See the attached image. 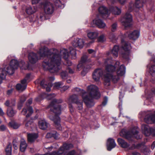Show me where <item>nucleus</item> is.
Instances as JSON below:
<instances>
[{
  "instance_id": "obj_1",
  "label": "nucleus",
  "mask_w": 155,
  "mask_h": 155,
  "mask_svg": "<svg viewBox=\"0 0 155 155\" xmlns=\"http://www.w3.org/2000/svg\"><path fill=\"white\" fill-rule=\"evenodd\" d=\"M40 55L41 56L45 55L48 54L47 58L42 62V66L45 70H48L50 72L55 73L58 72L61 69V57L65 60L66 64L68 66L72 64L71 62L68 59L69 56L67 50L61 48L60 51L55 49L52 51H48L46 48L41 50Z\"/></svg>"
},
{
  "instance_id": "obj_2",
  "label": "nucleus",
  "mask_w": 155,
  "mask_h": 155,
  "mask_svg": "<svg viewBox=\"0 0 155 155\" xmlns=\"http://www.w3.org/2000/svg\"><path fill=\"white\" fill-rule=\"evenodd\" d=\"M72 91L75 94L81 96L83 101L89 107L94 105V99H98L100 97L97 87L94 85H91L88 87L87 92L78 87L74 88Z\"/></svg>"
},
{
  "instance_id": "obj_3",
  "label": "nucleus",
  "mask_w": 155,
  "mask_h": 155,
  "mask_svg": "<svg viewBox=\"0 0 155 155\" xmlns=\"http://www.w3.org/2000/svg\"><path fill=\"white\" fill-rule=\"evenodd\" d=\"M19 66L21 69L26 70L29 68V64H26L24 61H21L19 63L15 58L11 59L9 65L4 67H0V84L2 81L6 78L7 73L9 75H12L15 72V69Z\"/></svg>"
},
{
  "instance_id": "obj_4",
  "label": "nucleus",
  "mask_w": 155,
  "mask_h": 155,
  "mask_svg": "<svg viewBox=\"0 0 155 155\" xmlns=\"http://www.w3.org/2000/svg\"><path fill=\"white\" fill-rule=\"evenodd\" d=\"M113 61L111 58H107L104 61V65L105 66V70L107 72L106 74H108L110 75L112 77L110 78V80L114 83H116L119 79V76L124 75L125 73L126 68L124 65H121L119 69L117 70V75H114L113 72L115 71L116 68L119 65V62L117 61L116 62L115 66L112 65Z\"/></svg>"
},
{
  "instance_id": "obj_5",
  "label": "nucleus",
  "mask_w": 155,
  "mask_h": 155,
  "mask_svg": "<svg viewBox=\"0 0 155 155\" xmlns=\"http://www.w3.org/2000/svg\"><path fill=\"white\" fill-rule=\"evenodd\" d=\"M62 102V101L61 99H54L47 107L48 108H50L51 110L55 114L54 117L51 115L49 116V118L54 121L57 128L59 130L62 129L60 124V119L58 116L61 113V109L60 105L58 104L61 103Z\"/></svg>"
},
{
  "instance_id": "obj_6",
  "label": "nucleus",
  "mask_w": 155,
  "mask_h": 155,
  "mask_svg": "<svg viewBox=\"0 0 155 155\" xmlns=\"http://www.w3.org/2000/svg\"><path fill=\"white\" fill-rule=\"evenodd\" d=\"M111 76L108 74H105V71L101 68L95 69L92 74L93 78L96 81H98L100 78H101L104 81V85L107 87L110 84V78L112 77Z\"/></svg>"
},
{
  "instance_id": "obj_7",
  "label": "nucleus",
  "mask_w": 155,
  "mask_h": 155,
  "mask_svg": "<svg viewBox=\"0 0 155 155\" xmlns=\"http://www.w3.org/2000/svg\"><path fill=\"white\" fill-rule=\"evenodd\" d=\"M138 130L136 127H134L130 131L126 130H122L120 133V135L127 139L129 141L132 140L134 137L137 139H140L141 137L138 135Z\"/></svg>"
},
{
  "instance_id": "obj_8",
  "label": "nucleus",
  "mask_w": 155,
  "mask_h": 155,
  "mask_svg": "<svg viewBox=\"0 0 155 155\" xmlns=\"http://www.w3.org/2000/svg\"><path fill=\"white\" fill-rule=\"evenodd\" d=\"M44 48H47L48 51L52 50V49L51 50H49L47 48L45 47H41L39 51L38 52V53L39 54L40 56L39 58L38 57L36 53L33 52H30L29 53L28 55V59L30 63L31 64H35L38 61L39 59H40L41 57H44L45 58L43 61L45 60L47 58L48 54L46 53L45 54V55L44 56H41L40 55L41 50V49L42 50V49H44Z\"/></svg>"
},
{
  "instance_id": "obj_9",
  "label": "nucleus",
  "mask_w": 155,
  "mask_h": 155,
  "mask_svg": "<svg viewBox=\"0 0 155 155\" xmlns=\"http://www.w3.org/2000/svg\"><path fill=\"white\" fill-rule=\"evenodd\" d=\"M122 48L124 51V52L121 53V55L124 58L128 60L130 50L131 49L130 44L123 41H121Z\"/></svg>"
},
{
  "instance_id": "obj_10",
  "label": "nucleus",
  "mask_w": 155,
  "mask_h": 155,
  "mask_svg": "<svg viewBox=\"0 0 155 155\" xmlns=\"http://www.w3.org/2000/svg\"><path fill=\"white\" fill-rule=\"evenodd\" d=\"M132 20L131 15L127 12L122 18L121 21L123 25L125 28H127L130 26Z\"/></svg>"
},
{
  "instance_id": "obj_11",
  "label": "nucleus",
  "mask_w": 155,
  "mask_h": 155,
  "mask_svg": "<svg viewBox=\"0 0 155 155\" xmlns=\"http://www.w3.org/2000/svg\"><path fill=\"white\" fill-rule=\"evenodd\" d=\"M44 12L46 14L51 15L54 12V7L53 4L49 2H46L43 4Z\"/></svg>"
},
{
  "instance_id": "obj_12",
  "label": "nucleus",
  "mask_w": 155,
  "mask_h": 155,
  "mask_svg": "<svg viewBox=\"0 0 155 155\" xmlns=\"http://www.w3.org/2000/svg\"><path fill=\"white\" fill-rule=\"evenodd\" d=\"M49 81L48 82L43 80L41 82V85L44 88H45L46 91L48 92H49L51 90V87L52 85L51 82L54 80V77L53 76L49 77L48 78Z\"/></svg>"
},
{
  "instance_id": "obj_13",
  "label": "nucleus",
  "mask_w": 155,
  "mask_h": 155,
  "mask_svg": "<svg viewBox=\"0 0 155 155\" xmlns=\"http://www.w3.org/2000/svg\"><path fill=\"white\" fill-rule=\"evenodd\" d=\"M69 102L72 103H75L78 106V108L79 110H81L83 109V101L79 100L77 96L74 94L70 96L69 98Z\"/></svg>"
},
{
  "instance_id": "obj_14",
  "label": "nucleus",
  "mask_w": 155,
  "mask_h": 155,
  "mask_svg": "<svg viewBox=\"0 0 155 155\" xmlns=\"http://www.w3.org/2000/svg\"><path fill=\"white\" fill-rule=\"evenodd\" d=\"M144 121L147 124L155 123V111L147 113L144 118Z\"/></svg>"
},
{
  "instance_id": "obj_15",
  "label": "nucleus",
  "mask_w": 155,
  "mask_h": 155,
  "mask_svg": "<svg viewBox=\"0 0 155 155\" xmlns=\"http://www.w3.org/2000/svg\"><path fill=\"white\" fill-rule=\"evenodd\" d=\"M99 12L100 14L98 16H102L103 18H107L110 13V8L109 10L104 6L100 7L99 8Z\"/></svg>"
},
{
  "instance_id": "obj_16",
  "label": "nucleus",
  "mask_w": 155,
  "mask_h": 155,
  "mask_svg": "<svg viewBox=\"0 0 155 155\" xmlns=\"http://www.w3.org/2000/svg\"><path fill=\"white\" fill-rule=\"evenodd\" d=\"M125 35L126 37H128L130 39L135 40L139 37L140 32L138 31L134 30L133 31L127 32Z\"/></svg>"
},
{
  "instance_id": "obj_17",
  "label": "nucleus",
  "mask_w": 155,
  "mask_h": 155,
  "mask_svg": "<svg viewBox=\"0 0 155 155\" xmlns=\"http://www.w3.org/2000/svg\"><path fill=\"white\" fill-rule=\"evenodd\" d=\"M141 129L143 133L146 136H149L152 134L153 128H150L147 125L143 124L141 125Z\"/></svg>"
},
{
  "instance_id": "obj_18",
  "label": "nucleus",
  "mask_w": 155,
  "mask_h": 155,
  "mask_svg": "<svg viewBox=\"0 0 155 155\" xmlns=\"http://www.w3.org/2000/svg\"><path fill=\"white\" fill-rule=\"evenodd\" d=\"M143 0H136L135 3L134 5L133 3H130L128 10L129 11H132L134 7L137 8H141L143 6Z\"/></svg>"
},
{
  "instance_id": "obj_19",
  "label": "nucleus",
  "mask_w": 155,
  "mask_h": 155,
  "mask_svg": "<svg viewBox=\"0 0 155 155\" xmlns=\"http://www.w3.org/2000/svg\"><path fill=\"white\" fill-rule=\"evenodd\" d=\"M147 70L150 74L152 76H155V65L152 64L151 63L149 64L147 66ZM151 91L153 94H155V88L152 89Z\"/></svg>"
},
{
  "instance_id": "obj_20",
  "label": "nucleus",
  "mask_w": 155,
  "mask_h": 155,
  "mask_svg": "<svg viewBox=\"0 0 155 155\" xmlns=\"http://www.w3.org/2000/svg\"><path fill=\"white\" fill-rule=\"evenodd\" d=\"M33 112V110L31 107L27 106L25 107L21 111L22 114L25 115L26 114V118L29 117Z\"/></svg>"
},
{
  "instance_id": "obj_21",
  "label": "nucleus",
  "mask_w": 155,
  "mask_h": 155,
  "mask_svg": "<svg viewBox=\"0 0 155 155\" xmlns=\"http://www.w3.org/2000/svg\"><path fill=\"white\" fill-rule=\"evenodd\" d=\"M99 17L98 16L97 18L94 20L93 22L99 28H104L106 27V25L101 20L98 19Z\"/></svg>"
},
{
  "instance_id": "obj_22",
  "label": "nucleus",
  "mask_w": 155,
  "mask_h": 155,
  "mask_svg": "<svg viewBox=\"0 0 155 155\" xmlns=\"http://www.w3.org/2000/svg\"><path fill=\"white\" fill-rule=\"evenodd\" d=\"M27 87L26 80L23 79L21 81V83L17 84L16 86V89L19 91L25 90Z\"/></svg>"
},
{
  "instance_id": "obj_23",
  "label": "nucleus",
  "mask_w": 155,
  "mask_h": 155,
  "mask_svg": "<svg viewBox=\"0 0 155 155\" xmlns=\"http://www.w3.org/2000/svg\"><path fill=\"white\" fill-rule=\"evenodd\" d=\"M116 145L115 141L112 138H109L108 139L107 143V150L108 151H110L115 147Z\"/></svg>"
},
{
  "instance_id": "obj_24",
  "label": "nucleus",
  "mask_w": 155,
  "mask_h": 155,
  "mask_svg": "<svg viewBox=\"0 0 155 155\" xmlns=\"http://www.w3.org/2000/svg\"><path fill=\"white\" fill-rule=\"evenodd\" d=\"M84 42L83 40L81 38H77L73 41L72 45L73 46L82 48L83 47Z\"/></svg>"
},
{
  "instance_id": "obj_25",
  "label": "nucleus",
  "mask_w": 155,
  "mask_h": 155,
  "mask_svg": "<svg viewBox=\"0 0 155 155\" xmlns=\"http://www.w3.org/2000/svg\"><path fill=\"white\" fill-rule=\"evenodd\" d=\"M39 127L42 130H45L49 126V124L45 119L40 120L38 122Z\"/></svg>"
},
{
  "instance_id": "obj_26",
  "label": "nucleus",
  "mask_w": 155,
  "mask_h": 155,
  "mask_svg": "<svg viewBox=\"0 0 155 155\" xmlns=\"http://www.w3.org/2000/svg\"><path fill=\"white\" fill-rule=\"evenodd\" d=\"M55 96V94H49L48 95L45 93H43V95L40 96L35 99L36 101H40L44 97H46L48 99L50 100L53 98Z\"/></svg>"
},
{
  "instance_id": "obj_27",
  "label": "nucleus",
  "mask_w": 155,
  "mask_h": 155,
  "mask_svg": "<svg viewBox=\"0 0 155 155\" xmlns=\"http://www.w3.org/2000/svg\"><path fill=\"white\" fill-rule=\"evenodd\" d=\"M110 12L115 15H118L120 14L121 10L120 8L117 6L112 7L110 8Z\"/></svg>"
},
{
  "instance_id": "obj_28",
  "label": "nucleus",
  "mask_w": 155,
  "mask_h": 155,
  "mask_svg": "<svg viewBox=\"0 0 155 155\" xmlns=\"http://www.w3.org/2000/svg\"><path fill=\"white\" fill-rule=\"evenodd\" d=\"M117 141L121 147L123 148H128L129 146V144L122 139L120 138H118L117 139Z\"/></svg>"
},
{
  "instance_id": "obj_29",
  "label": "nucleus",
  "mask_w": 155,
  "mask_h": 155,
  "mask_svg": "<svg viewBox=\"0 0 155 155\" xmlns=\"http://www.w3.org/2000/svg\"><path fill=\"white\" fill-rule=\"evenodd\" d=\"M37 137L38 135L36 134L32 133L28 134V140L30 142H33Z\"/></svg>"
},
{
  "instance_id": "obj_30",
  "label": "nucleus",
  "mask_w": 155,
  "mask_h": 155,
  "mask_svg": "<svg viewBox=\"0 0 155 155\" xmlns=\"http://www.w3.org/2000/svg\"><path fill=\"white\" fill-rule=\"evenodd\" d=\"M27 146V145L25 140L23 139H22L21 140L20 146L21 151L22 152H24L26 149Z\"/></svg>"
},
{
  "instance_id": "obj_31",
  "label": "nucleus",
  "mask_w": 155,
  "mask_h": 155,
  "mask_svg": "<svg viewBox=\"0 0 155 155\" xmlns=\"http://www.w3.org/2000/svg\"><path fill=\"white\" fill-rule=\"evenodd\" d=\"M87 61H88L89 62L90 61V60L89 59L87 60V56L86 55H85L81 57L79 64L77 65V68L79 70L81 67L82 66V64L85 62Z\"/></svg>"
},
{
  "instance_id": "obj_32",
  "label": "nucleus",
  "mask_w": 155,
  "mask_h": 155,
  "mask_svg": "<svg viewBox=\"0 0 155 155\" xmlns=\"http://www.w3.org/2000/svg\"><path fill=\"white\" fill-rule=\"evenodd\" d=\"M119 50V47L117 45H115L112 51L108 53V55H109L110 54H112V55L116 57H117L118 56V51Z\"/></svg>"
},
{
  "instance_id": "obj_33",
  "label": "nucleus",
  "mask_w": 155,
  "mask_h": 155,
  "mask_svg": "<svg viewBox=\"0 0 155 155\" xmlns=\"http://www.w3.org/2000/svg\"><path fill=\"white\" fill-rule=\"evenodd\" d=\"M87 33L88 37L91 39H94L96 38L98 35V32L97 31L89 32Z\"/></svg>"
},
{
  "instance_id": "obj_34",
  "label": "nucleus",
  "mask_w": 155,
  "mask_h": 155,
  "mask_svg": "<svg viewBox=\"0 0 155 155\" xmlns=\"http://www.w3.org/2000/svg\"><path fill=\"white\" fill-rule=\"evenodd\" d=\"M26 13L28 15H31L34 13L36 11V9L35 7H31L29 6L27 7L26 8Z\"/></svg>"
},
{
  "instance_id": "obj_35",
  "label": "nucleus",
  "mask_w": 155,
  "mask_h": 155,
  "mask_svg": "<svg viewBox=\"0 0 155 155\" xmlns=\"http://www.w3.org/2000/svg\"><path fill=\"white\" fill-rule=\"evenodd\" d=\"M9 125L14 129H18L20 126V124L14 121H12L9 123Z\"/></svg>"
},
{
  "instance_id": "obj_36",
  "label": "nucleus",
  "mask_w": 155,
  "mask_h": 155,
  "mask_svg": "<svg viewBox=\"0 0 155 155\" xmlns=\"http://www.w3.org/2000/svg\"><path fill=\"white\" fill-rule=\"evenodd\" d=\"M69 50L72 59H76V50L72 47H70L69 48Z\"/></svg>"
},
{
  "instance_id": "obj_37",
  "label": "nucleus",
  "mask_w": 155,
  "mask_h": 155,
  "mask_svg": "<svg viewBox=\"0 0 155 155\" xmlns=\"http://www.w3.org/2000/svg\"><path fill=\"white\" fill-rule=\"evenodd\" d=\"M54 2L55 5L56 6L58 7L61 8H64V4L63 3L62 1H61L60 0H53Z\"/></svg>"
},
{
  "instance_id": "obj_38",
  "label": "nucleus",
  "mask_w": 155,
  "mask_h": 155,
  "mask_svg": "<svg viewBox=\"0 0 155 155\" xmlns=\"http://www.w3.org/2000/svg\"><path fill=\"white\" fill-rule=\"evenodd\" d=\"M16 113V111L13 110L12 108H8L7 113L9 117H12Z\"/></svg>"
},
{
  "instance_id": "obj_39",
  "label": "nucleus",
  "mask_w": 155,
  "mask_h": 155,
  "mask_svg": "<svg viewBox=\"0 0 155 155\" xmlns=\"http://www.w3.org/2000/svg\"><path fill=\"white\" fill-rule=\"evenodd\" d=\"M5 106L8 107V108H12L15 105V103L14 100H7L5 103Z\"/></svg>"
},
{
  "instance_id": "obj_40",
  "label": "nucleus",
  "mask_w": 155,
  "mask_h": 155,
  "mask_svg": "<svg viewBox=\"0 0 155 155\" xmlns=\"http://www.w3.org/2000/svg\"><path fill=\"white\" fill-rule=\"evenodd\" d=\"M7 155H11L12 152V144L10 143L7 145L5 149Z\"/></svg>"
},
{
  "instance_id": "obj_41",
  "label": "nucleus",
  "mask_w": 155,
  "mask_h": 155,
  "mask_svg": "<svg viewBox=\"0 0 155 155\" xmlns=\"http://www.w3.org/2000/svg\"><path fill=\"white\" fill-rule=\"evenodd\" d=\"M63 84L61 82H58L54 84V89H58L63 86Z\"/></svg>"
},
{
  "instance_id": "obj_42",
  "label": "nucleus",
  "mask_w": 155,
  "mask_h": 155,
  "mask_svg": "<svg viewBox=\"0 0 155 155\" xmlns=\"http://www.w3.org/2000/svg\"><path fill=\"white\" fill-rule=\"evenodd\" d=\"M24 123L25 124V126L26 127H30L31 125L33 124V121L32 120H28L27 118H26L24 121Z\"/></svg>"
},
{
  "instance_id": "obj_43",
  "label": "nucleus",
  "mask_w": 155,
  "mask_h": 155,
  "mask_svg": "<svg viewBox=\"0 0 155 155\" xmlns=\"http://www.w3.org/2000/svg\"><path fill=\"white\" fill-rule=\"evenodd\" d=\"M152 101V98L151 97H147V99L145 101L144 104L145 105H149L150 104V103H151Z\"/></svg>"
},
{
  "instance_id": "obj_44",
  "label": "nucleus",
  "mask_w": 155,
  "mask_h": 155,
  "mask_svg": "<svg viewBox=\"0 0 155 155\" xmlns=\"http://www.w3.org/2000/svg\"><path fill=\"white\" fill-rule=\"evenodd\" d=\"M61 76L62 79H66L68 76V73L66 71H62L61 73Z\"/></svg>"
},
{
  "instance_id": "obj_45",
  "label": "nucleus",
  "mask_w": 155,
  "mask_h": 155,
  "mask_svg": "<svg viewBox=\"0 0 155 155\" xmlns=\"http://www.w3.org/2000/svg\"><path fill=\"white\" fill-rule=\"evenodd\" d=\"M45 13L43 12H40L39 14V18L41 21H42L46 19Z\"/></svg>"
},
{
  "instance_id": "obj_46",
  "label": "nucleus",
  "mask_w": 155,
  "mask_h": 155,
  "mask_svg": "<svg viewBox=\"0 0 155 155\" xmlns=\"http://www.w3.org/2000/svg\"><path fill=\"white\" fill-rule=\"evenodd\" d=\"M140 146V145L139 144L135 145L134 144H133L130 147H128V149L130 150H133L135 149L139 148Z\"/></svg>"
},
{
  "instance_id": "obj_47",
  "label": "nucleus",
  "mask_w": 155,
  "mask_h": 155,
  "mask_svg": "<svg viewBox=\"0 0 155 155\" xmlns=\"http://www.w3.org/2000/svg\"><path fill=\"white\" fill-rule=\"evenodd\" d=\"M105 40V36L104 35H102L99 36L98 38V41L99 42H103Z\"/></svg>"
},
{
  "instance_id": "obj_48",
  "label": "nucleus",
  "mask_w": 155,
  "mask_h": 155,
  "mask_svg": "<svg viewBox=\"0 0 155 155\" xmlns=\"http://www.w3.org/2000/svg\"><path fill=\"white\" fill-rule=\"evenodd\" d=\"M117 25L116 23H115L112 25L111 30L112 32H114L116 30Z\"/></svg>"
},
{
  "instance_id": "obj_49",
  "label": "nucleus",
  "mask_w": 155,
  "mask_h": 155,
  "mask_svg": "<svg viewBox=\"0 0 155 155\" xmlns=\"http://www.w3.org/2000/svg\"><path fill=\"white\" fill-rule=\"evenodd\" d=\"M90 68V67H89L88 68L86 69V68H84L83 71H82L81 74L83 76H84L87 74L88 71L89 69Z\"/></svg>"
},
{
  "instance_id": "obj_50",
  "label": "nucleus",
  "mask_w": 155,
  "mask_h": 155,
  "mask_svg": "<svg viewBox=\"0 0 155 155\" xmlns=\"http://www.w3.org/2000/svg\"><path fill=\"white\" fill-rule=\"evenodd\" d=\"M26 99V96L25 95H22L20 98V103L21 104H22L25 101Z\"/></svg>"
},
{
  "instance_id": "obj_51",
  "label": "nucleus",
  "mask_w": 155,
  "mask_h": 155,
  "mask_svg": "<svg viewBox=\"0 0 155 155\" xmlns=\"http://www.w3.org/2000/svg\"><path fill=\"white\" fill-rule=\"evenodd\" d=\"M53 137L55 139H57L59 137V134L56 131H53Z\"/></svg>"
},
{
  "instance_id": "obj_52",
  "label": "nucleus",
  "mask_w": 155,
  "mask_h": 155,
  "mask_svg": "<svg viewBox=\"0 0 155 155\" xmlns=\"http://www.w3.org/2000/svg\"><path fill=\"white\" fill-rule=\"evenodd\" d=\"M108 100L107 97H104V101H103L102 105L103 106H105L107 104Z\"/></svg>"
},
{
  "instance_id": "obj_53",
  "label": "nucleus",
  "mask_w": 155,
  "mask_h": 155,
  "mask_svg": "<svg viewBox=\"0 0 155 155\" xmlns=\"http://www.w3.org/2000/svg\"><path fill=\"white\" fill-rule=\"evenodd\" d=\"M53 132L48 133L46 136L47 138H49L53 137Z\"/></svg>"
},
{
  "instance_id": "obj_54",
  "label": "nucleus",
  "mask_w": 155,
  "mask_h": 155,
  "mask_svg": "<svg viewBox=\"0 0 155 155\" xmlns=\"http://www.w3.org/2000/svg\"><path fill=\"white\" fill-rule=\"evenodd\" d=\"M150 150H144L143 152V153L146 155H148L149 153Z\"/></svg>"
},
{
  "instance_id": "obj_55",
  "label": "nucleus",
  "mask_w": 155,
  "mask_h": 155,
  "mask_svg": "<svg viewBox=\"0 0 155 155\" xmlns=\"http://www.w3.org/2000/svg\"><path fill=\"white\" fill-rule=\"evenodd\" d=\"M88 52L89 54H95L96 53V52L94 50L91 49L88 50Z\"/></svg>"
},
{
  "instance_id": "obj_56",
  "label": "nucleus",
  "mask_w": 155,
  "mask_h": 155,
  "mask_svg": "<svg viewBox=\"0 0 155 155\" xmlns=\"http://www.w3.org/2000/svg\"><path fill=\"white\" fill-rule=\"evenodd\" d=\"M6 129V126L4 125H1L0 127V129L2 131H4Z\"/></svg>"
},
{
  "instance_id": "obj_57",
  "label": "nucleus",
  "mask_w": 155,
  "mask_h": 155,
  "mask_svg": "<svg viewBox=\"0 0 155 155\" xmlns=\"http://www.w3.org/2000/svg\"><path fill=\"white\" fill-rule=\"evenodd\" d=\"M145 113V112H141L139 114V117L140 118H142Z\"/></svg>"
},
{
  "instance_id": "obj_58",
  "label": "nucleus",
  "mask_w": 155,
  "mask_h": 155,
  "mask_svg": "<svg viewBox=\"0 0 155 155\" xmlns=\"http://www.w3.org/2000/svg\"><path fill=\"white\" fill-rule=\"evenodd\" d=\"M40 0H31V2L33 4H36L38 3Z\"/></svg>"
},
{
  "instance_id": "obj_59",
  "label": "nucleus",
  "mask_w": 155,
  "mask_h": 155,
  "mask_svg": "<svg viewBox=\"0 0 155 155\" xmlns=\"http://www.w3.org/2000/svg\"><path fill=\"white\" fill-rule=\"evenodd\" d=\"M5 113L3 111V110L2 108L0 107V115L2 116H3Z\"/></svg>"
},
{
  "instance_id": "obj_60",
  "label": "nucleus",
  "mask_w": 155,
  "mask_h": 155,
  "mask_svg": "<svg viewBox=\"0 0 155 155\" xmlns=\"http://www.w3.org/2000/svg\"><path fill=\"white\" fill-rule=\"evenodd\" d=\"M155 147V141H153L151 145V149L153 150Z\"/></svg>"
},
{
  "instance_id": "obj_61",
  "label": "nucleus",
  "mask_w": 155,
  "mask_h": 155,
  "mask_svg": "<svg viewBox=\"0 0 155 155\" xmlns=\"http://www.w3.org/2000/svg\"><path fill=\"white\" fill-rule=\"evenodd\" d=\"M69 87L67 86H64L62 89V90H63L64 91H65V90H67L69 88Z\"/></svg>"
},
{
  "instance_id": "obj_62",
  "label": "nucleus",
  "mask_w": 155,
  "mask_h": 155,
  "mask_svg": "<svg viewBox=\"0 0 155 155\" xmlns=\"http://www.w3.org/2000/svg\"><path fill=\"white\" fill-rule=\"evenodd\" d=\"M30 74H27V75H26V76L25 78L24 79L26 80V81H27L28 80V79H29V78H30Z\"/></svg>"
},
{
  "instance_id": "obj_63",
  "label": "nucleus",
  "mask_w": 155,
  "mask_h": 155,
  "mask_svg": "<svg viewBox=\"0 0 155 155\" xmlns=\"http://www.w3.org/2000/svg\"><path fill=\"white\" fill-rule=\"evenodd\" d=\"M32 102V99L31 98L29 99L27 103L29 104H31Z\"/></svg>"
},
{
  "instance_id": "obj_64",
  "label": "nucleus",
  "mask_w": 155,
  "mask_h": 155,
  "mask_svg": "<svg viewBox=\"0 0 155 155\" xmlns=\"http://www.w3.org/2000/svg\"><path fill=\"white\" fill-rule=\"evenodd\" d=\"M118 1L120 4H123L125 2L126 0H118Z\"/></svg>"
}]
</instances>
